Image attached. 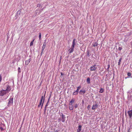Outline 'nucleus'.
Segmentation results:
<instances>
[{
  "label": "nucleus",
  "instance_id": "obj_23",
  "mask_svg": "<svg viewBox=\"0 0 132 132\" xmlns=\"http://www.w3.org/2000/svg\"><path fill=\"white\" fill-rule=\"evenodd\" d=\"M21 11L20 10L18 11L17 12V15L18 16V15H19Z\"/></svg>",
  "mask_w": 132,
  "mask_h": 132
},
{
  "label": "nucleus",
  "instance_id": "obj_11",
  "mask_svg": "<svg viewBox=\"0 0 132 132\" xmlns=\"http://www.w3.org/2000/svg\"><path fill=\"white\" fill-rule=\"evenodd\" d=\"M85 90H80L79 92V93L81 95H82L85 94Z\"/></svg>",
  "mask_w": 132,
  "mask_h": 132
},
{
  "label": "nucleus",
  "instance_id": "obj_2",
  "mask_svg": "<svg viewBox=\"0 0 132 132\" xmlns=\"http://www.w3.org/2000/svg\"><path fill=\"white\" fill-rule=\"evenodd\" d=\"M96 66V65H95L91 66L90 68V70L92 71H95L97 69V68Z\"/></svg>",
  "mask_w": 132,
  "mask_h": 132
},
{
  "label": "nucleus",
  "instance_id": "obj_5",
  "mask_svg": "<svg viewBox=\"0 0 132 132\" xmlns=\"http://www.w3.org/2000/svg\"><path fill=\"white\" fill-rule=\"evenodd\" d=\"M43 101V103H42V105L41 106V109H42V107H43V103H44V98L43 96H42L41 98L40 99V102H42Z\"/></svg>",
  "mask_w": 132,
  "mask_h": 132
},
{
  "label": "nucleus",
  "instance_id": "obj_40",
  "mask_svg": "<svg viewBox=\"0 0 132 132\" xmlns=\"http://www.w3.org/2000/svg\"><path fill=\"white\" fill-rule=\"evenodd\" d=\"M61 75H63V74L62 73H61Z\"/></svg>",
  "mask_w": 132,
  "mask_h": 132
},
{
  "label": "nucleus",
  "instance_id": "obj_32",
  "mask_svg": "<svg viewBox=\"0 0 132 132\" xmlns=\"http://www.w3.org/2000/svg\"><path fill=\"white\" fill-rule=\"evenodd\" d=\"M44 49H43V48L42 49V52H41L42 53L44 51Z\"/></svg>",
  "mask_w": 132,
  "mask_h": 132
},
{
  "label": "nucleus",
  "instance_id": "obj_34",
  "mask_svg": "<svg viewBox=\"0 0 132 132\" xmlns=\"http://www.w3.org/2000/svg\"><path fill=\"white\" fill-rule=\"evenodd\" d=\"M122 49V48L121 47H119V50H121Z\"/></svg>",
  "mask_w": 132,
  "mask_h": 132
},
{
  "label": "nucleus",
  "instance_id": "obj_20",
  "mask_svg": "<svg viewBox=\"0 0 132 132\" xmlns=\"http://www.w3.org/2000/svg\"><path fill=\"white\" fill-rule=\"evenodd\" d=\"M78 93V92L76 91L73 93V95H76Z\"/></svg>",
  "mask_w": 132,
  "mask_h": 132
},
{
  "label": "nucleus",
  "instance_id": "obj_17",
  "mask_svg": "<svg viewBox=\"0 0 132 132\" xmlns=\"http://www.w3.org/2000/svg\"><path fill=\"white\" fill-rule=\"evenodd\" d=\"M104 91V90L103 88H101L100 89L99 92L101 93H102Z\"/></svg>",
  "mask_w": 132,
  "mask_h": 132
},
{
  "label": "nucleus",
  "instance_id": "obj_19",
  "mask_svg": "<svg viewBox=\"0 0 132 132\" xmlns=\"http://www.w3.org/2000/svg\"><path fill=\"white\" fill-rule=\"evenodd\" d=\"M121 59H122L121 58H120L119 59V62H118V64L119 65H120V62H121Z\"/></svg>",
  "mask_w": 132,
  "mask_h": 132
},
{
  "label": "nucleus",
  "instance_id": "obj_24",
  "mask_svg": "<svg viewBox=\"0 0 132 132\" xmlns=\"http://www.w3.org/2000/svg\"><path fill=\"white\" fill-rule=\"evenodd\" d=\"M41 37V33H40L39 34V39H40Z\"/></svg>",
  "mask_w": 132,
  "mask_h": 132
},
{
  "label": "nucleus",
  "instance_id": "obj_8",
  "mask_svg": "<svg viewBox=\"0 0 132 132\" xmlns=\"http://www.w3.org/2000/svg\"><path fill=\"white\" fill-rule=\"evenodd\" d=\"M31 59L30 58L29 59L27 60H26L25 63V65H28L30 63V62L31 61Z\"/></svg>",
  "mask_w": 132,
  "mask_h": 132
},
{
  "label": "nucleus",
  "instance_id": "obj_22",
  "mask_svg": "<svg viewBox=\"0 0 132 132\" xmlns=\"http://www.w3.org/2000/svg\"><path fill=\"white\" fill-rule=\"evenodd\" d=\"M62 119H65V117H64V115L62 113Z\"/></svg>",
  "mask_w": 132,
  "mask_h": 132
},
{
  "label": "nucleus",
  "instance_id": "obj_15",
  "mask_svg": "<svg viewBox=\"0 0 132 132\" xmlns=\"http://www.w3.org/2000/svg\"><path fill=\"white\" fill-rule=\"evenodd\" d=\"M87 81L88 84H90V80L89 78H88L87 79Z\"/></svg>",
  "mask_w": 132,
  "mask_h": 132
},
{
  "label": "nucleus",
  "instance_id": "obj_12",
  "mask_svg": "<svg viewBox=\"0 0 132 132\" xmlns=\"http://www.w3.org/2000/svg\"><path fill=\"white\" fill-rule=\"evenodd\" d=\"M81 126L79 125V126L77 130V132H80L81 130Z\"/></svg>",
  "mask_w": 132,
  "mask_h": 132
},
{
  "label": "nucleus",
  "instance_id": "obj_26",
  "mask_svg": "<svg viewBox=\"0 0 132 132\" xmlns=\"http://www.w3.org/2000/svg\"><path fill=\"white\" fill-rule=\"evenodd\" d=\"M18 72L19 73L21 72V69L19 67L18 68Z\"/></svg>",
  "mask_w": 132,
  "mask_h": 132
},
{
  "label": "nucleus",
  "instance_id": "obj_36",
  "mask_svg": "<svg viewBox=\"0 0 132 132\" xmlns=\"http://www.w3.org/2000/svg\"><path fill=\"white\" fill-rule=\"evenodd\" d=\"M48 103H47V104H46L45 106H47L48 105Z\"/></svg>",
  "mask_w": 132,
  "mask_h": 132
},
{
  "label": "nucleus",
  "instance_id": "obj_38",
  "mask_svg": "<svg viewBox=\"0 0 132 132\" xmlns=\"http://www.w3.org/2000/svg\"><path fill=\"white\" fill-rule=\"evenodd\" d=\"M90 107V106L89 105H88V109Z\"/></svg>",
  "mask_w": 132,
  "mask_h": 132
},
{
  "label": "nucleus",
  "instance_id": "obj_14",
  "mask_svg": "<svg viewBox=\"0 0 132 132\" xmlns=\"http://www.w3.org/2000/svg\"><path fill=\"white\" fill-rule=\"evenodd\" d=\"M75 39H74L73 40L72 43V46L75 47Z\"/></svg>",
  "mask_w": 132,
  "mask_h": 132
},
{
  "label": "nucleus",
  "instance_id": "obj_25",
  "mask_svg": "<svg viewBox=\"0 0 132 132\" xmlns=\"http://www.w3.org/2000/svg\"><path fill=\"white\" fill-rule=\"evenodd\" d=\"M42 102H40L39 104V105H38V107H40V105H41V104H42Z\"/></svg>",
  "mask_w": 132,
  "mask_h": 132
},
{
  "label": "nucleus",
  "instance_id": "obj_37",
  "mask_svg": "<svg viewBox=\"0 0 132 132\" xmlns=\"http://www.w3.org/2000/svg\"><path fill=\"white\" fill-rule=\"evenodd\" d=\"M49 100H50V98H49L48 99V101H47V103H48L49 102Z\"/></svg>",
  "mask_w": 132,
  "mask_h": 132
},
{
  "label": "nucleus",
  "instance_id": "obj_9",
  "mask_svg": "<svg viewBox=\"0 0 132 132\" xmlns=\"http://www.w3.org/2000/svg\"><path fill=\"white\" fill-rule=\"evenodd\" d=\"M98 105L97 104H96L95 105H93L92 106V109L93 110H95L96 108H97Z\"/></svg>",
  "mask_w": 132,
  "mask_h": 132
},
{
  "label": "nucleus",
  "instance_id": "obj_35",
  "mask_svg": "<svg viewBox=\"0 0 132 132\" xmlns=\"http://www.w3.org/2000/svg\"><path fill=\"white\" fill-rule=\"evenodd\" d=\"M65 119H62V122H64L65 121Z\"/></svg>",
  "mask_w": 132,
  "mask_h": 132
},
{
  "label": "nucleus",
  "instance_id": "obj_30",
  "mask_svg": "<svg viewBox=\"0 0 132 132\" xmlns=\"http://www.w3.org/2000/svg\"><path fill=\"white\" fill-rule=\"evenodd\" d=\"M87 55H88V56L89 55V51H87Z\"/></svg>",
  "mask_w": 132,
  "mask_h": 132
},
{
  "label": "nucleus",
  "instance_id": "obj_33",
  "mask_svg": "<svg viewBox=\"0 0 132 132\" xmlns=\"http://www.w3.org/2000/svg\"><path fill=\"white\" fill-rule=\"evenodd\" d=\"M82 104H84V100H82Z\"/></svg>",
  "mask_w": 132,
  "mask_h": 132
},
{
  "label": "nucleus",
  "instance_id": "obj_18",
  "mask_svg": "<svg viewBox=\"0 0 132 132\" xmlns=\"http://www.w3.org/2000/svg\"><path fill=\"white\" fill-rule=\"evenodd\" d=\"M46 42H44L43 43V46H42V48H43V49H45V46H46Z\"/></svg>",
  "mask_w": 132,
  "mask_h": 132
},
{
  "label": "nucleus",
  "instance_id": "obj_1",
  "mask_svg": "<svg viewBox=\"0 0 132 132\" xmlns=\"http://www.w3.org/2000/svg\"><path fill=\"white\" fill-rule=\"evenodd\" d=\"M13 98H10L9 100V102L8 103L7 106H10L12 105L13 103Z\"/></svg>",
  "mask_w": 132,
  "mask_h": 132
},
{
  "label": "nucleus",
  "instance_id": "obj_21",
  "mask_svg": "<svg viewBox=\"0 0 132 132\" xmlns=\"http://www.w3.org/2000/svg\"><path fill=\"white\" fill-rule=\"evenodd\" d=\"M81 88V86H80L78 87H77L76 91L78 92L79 89Z\"/></svg>",
  "mask_w": 132,
  "mask_h": 132
},
{
  "label": "nucleus",
  "instance_id": "obj_7",
  "mask_svg": "<svg viewBox=\"0 0 132 132\" xmlns=\"http://www.w3.org/2000/svg\"><path fill=\"white\" fill-rule=\"evenodd\" d=\"M74 48V47H73V46H71V48L68 50V51H69V53H72L73 52Z\"/></svg>",
  "mask_w": 132,
  "mask_h": 132
},
{
  "label": "nucleus",
  "instance_id": "obj_29",
  "mask_svg": "<svg viewBox=\"0 0 132 132\" xmlns=\"http://www.w3.org/2000/svg\"><path fill=\"white\" fill-rule=\"evenodd\" d=\"M78 105L77 104H76L75 106V107L76 109L78 107Z\"/></svg>",
  "mask_w": 132,
  "mask_h": 132
},
{
  "label": "nucleus",
  "instance_id": "obj_27",
  "mask_svg": "<svg viewBox=\"0 0 132 132\" xmlns=\"http://www.w3.org/2000/svg\"><path fill=\"white\" fill-rule=\"evenodd\" d=\"M127 75L128 76H131V73L130 72H128L127 73Z\"/></svg>",
  "mask_w": 132,
  "mask_h": 132
},
{
  "label": "nucleus",
  "instance_id": "obj_13",
  "mask_svg": "<svg viewBox=\"0 0 132 132\" xmlns=\"http://www.w3.org/2000/svg\"><path fill=\"white\" fill-rule=\"evenodd\" d=\"M73 105H69V109L70 110H72L73 109Z\"/></svg>",
  "mask_w": 132,
  "mask_h": 132
},
{
  "label": "nucleus",
  "instance_id": "obj_28",
  "mask_svg": "<svg viewBox=\"0 0 132 132\" xmlns=\"http://www.w3.org/2000/svg\"><path fill=\"white\" fill-rule=\"evenodd\" d=\"M41 5L40 4H38L37 5V7H40Z\"/></svg>",
  "mask_w": 132,
  "mask_h": 132
},
{
  "label": "nucleus",
  "instance_id": "obj_42",
  "mask_svg": "<svg viewBox=\"0 0 132 132\" xmlns=\"http://www.w3.org/2000/svg\"><path fill=\"white\" fill-rule=\"evenodd\" d=\"M95 46V45H93V46Z\"/></svg>",
  "mask_w": 132,
  "mask_h": 132
},
{
  "label": "nucleus",
  "instance_id": "obj_3",
  "mask_svg": "<svg viewBox=\"0 0 132 132\" xmlns=\"http://www.w3.org/2000/svg\"><path fill=\"white\" fill-rule=\"evenodd\" d=\"M8 93L4 90H2L1 91V93L0 95L3 96L5 95L6 93Z\"/></svg>",
  "mask_w": 132,
  "mask_h": 132
},
{
  "label": "nucleus",
  "instance_id": "obj_4",
  "mask_svg": "<svg viewBox=\"0 0 132 132\" xmlns=\"http://www.w3.org/2000/svg\"><path fill=\"white\" fill-rule=\"evenodd\" d=\"M127 113L129 118L131 119L132 117V109L128 111Z\"/></svg>",
  "mask_w": 132,
  "mask_h": 132
},
{
  "label": "nucleus",
  "instance_id": "obj_16",
  "mask_svg": "<svg viewBox=\"0 0 132 132\" xmlns=\"http://www.w3.org/2000/svg\"><path fill=\"white\" fill-rule=\"evenodd\" d=\"M35 39H34L30 43V46H32L33 45L34 42L35 40Z\"/></svg>",
  "mask_w": 132,
  "mask_h": 132
},
{
  "label": "nucleus",
  "instance_id": "obj_39",
  "mask_svg": "<svg viewBox=\"0 0 132 132\" xmlns=\"http://www.w3.org/2000/svg\"><path fill=\"white\" fill-rule=\"evenodd\" d=\"M54 132H58V131L57 130H56L54 131Z\"/></svg>",
  "mask_w": 132,
  "mask_h": 132
},
{
  "label": "nucleus",
  "instance_id": "obj_31",
  "mask_svg": "<svg viewBox=\"0 0 132 132\" xmlns=\"http://www.w3.org/2000/svg\"><path fill=\"white\" fill-rule=\"evenodd\" d=\"M46 106H45V107L44 108V112H46Z\"/></svg>",
  "mask_w": 132,
  "mask_h": 132
},
{
  "label": "nucleus",
  "instance_id": "obj_10",
  "mask_svg": "<svg viewBox=\"0 0 132 132\" xmlns=\"http://www.w3.org/2000/svg\"><path fill=\"white\" fill-rule=\"evenodd\" d=\"M75 99L74 98H73L71 100V101L69 103V105H72L73 103H74L75 102Z\"/></svg>",
  "mask_w": 132,
  "mask_h": 132
},
{
  "label": "nucleus",
  "instance_id": "obj_41",
  "mask_svg": "<svg viewBox=\"0 0 132 132\" xmlns=\"http://www.w3.org/2000/svg\"><path fill=\"white\" fill-rule=\"evenodd\" d=\"M109 67H110V65H109L108 67V68H109Z\"/></svg>",
  "mask_w": 132,
  "mask_h": 132
},
{
  "label": "nucleus",
  "instance_id": "obj_6",
  "mask_svg": "<svg viewBox=\"0 0 132 132\" xmlns=\"http://www.w3.org/2000/svg\"><path fill=\"white\" fill-rule=\"evenodd\" d=\"M6 87V89L5 90L8 93L11 89V87L7 85Z\"/></svg>",
  "mask_w": 132,
  "mask_h": 132
}]
</instances>
